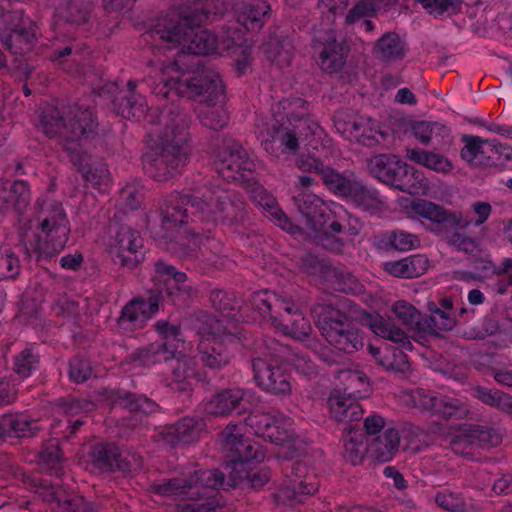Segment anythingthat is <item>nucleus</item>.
<instances>
[{
    "label": "nucleus",
    "mask_w": 512,
    "mask_h": 512,
    "mask_svg": "<svg viewBox=\"0 0 512 512\" xmlns=\"http://www.w3.org/2000/svg\"><path fill=\"white\" fill-rule=\"evenodd\" d=\"M411 208L419 217L425 218L434 223L445 224L449 227L463 229L473 222L471 219L463 217L460 212H449L443 207L423 199L413 201Z\"/></svg>",
    "instance_id": "a878e982"
},
{
    "label": "nucleus",
    "mask_w": 512,
    "mask_h": 512,
    "mask_svg": "<svg viewBox=\"0 0 512 512\" xmlns=\"http://www.w3.org/2000/svg\"><path fill=\"white\" fill-rule=\"evenodd\" d=\"M315 41L323 45L319 55L320 68L327 73H336L345 65L348 49L342 41L336 39L334 31H328L324 37L315 36Z\"/></svg>",
    "instance_id": "393cba45"
},
{
    "label": "nucleus",
    "mask_w": 512,
    "mask_h": 512,
    "mask_svg": "<svg viewBox=\"0 0 512 512\" xmlns=\"http://www.w3.org/2000/svg\"><path fill=\"white\" fill-rule=\"evenodd\" d=\"M367 452L364 434L359 430H350L344 437V457L353 465L362 463Z\"/></svg>",
    "instance_id": "5fc2aeb1"
},
{
    "label": "nucleus",
    "mask_w": 512,
    "mask_h": 512,
    "mask_svg": "<svg viewBox=\"0 0 512 512\" xmlns=\"http://www.w3.org/2000/svg\"><path fill=\"white\" fill-rule=\"evenodd\" d=\"M251 199L272 221H274L276 225L281 227L283 230L293 233L297 229V227L293 225V223L280 209L276 199L262 186H256L252 189Z\"/></svg>",
    "instance_id": "473e14b6"
},
{
    "label": "nucleus",
    "mask_w": 512,
    "mask_h": 512,
    "mask_svg": "<svg viewBox=\"0 0 512 512\" xmlns=\"http://www.w3.org/2000/svg\"><path fill=\"white\" fill-rule=\"evenodd\" d=\"M188 206L193 209L191 214L208 226H215L219 222H237L242 219L245 210V202L239 192L204 185L193 189L191 194L173 192L166 196L160 206L163 222L174 226L187 224Z\"/></svg>",
    "instance_id": "7ed1b4c3"
},
{
    "label": "nucleus",
    "mask_w": 512,
    "mask_h": 512,
    "mask_svg": "<svg viewBox=\"0 0 512 512\" xmlns=\"http://www.w3.org/2000/svg\"><path fill=\"white\" fill-rule=\"evenodd\" d=\"M367 325L375 335L397 344L404 350H412L413 345L410 337L403 329L397 327L392 320L385 319L380 315H370L367 318Z\"/></svg>",
    "instance_id": "f704fd0d"
},
{
    "label": "nucleus",
    "mask_w": 512,
    "mask_h": 512,
    "mask_svg": "<svg viewBox=\"0 0 512 512\" xmlns=\"http://www.w3.org/2000/svg\"><path fill=\"white\" fill-rule=\"evenodd\" d=\"M264 52L267 58L278 67L290 65L293 57V46L288 39L272 37L264 44Z\"/></svg>",
    "instance_id": "3c124183"
},
{
    "label": "nucleus",
    "mask_w": 512,
    "mask_h": 512,
    "mask_svg": "<svg viewBox=\"0 0 512 512\" xmlns=\"http://www.w3.org/2000/svg\"><path fill=\"white\" fill-rule=\"evenodd\" d=\"M224 483L218 470L190 469L182 477L153 484V493L177 505L180 512H215L220 506L216 490Z\"/></svg>",
    "instance_id": "20e7f679"
},
{
    "label": "nucleus",
    "mask_w": 512,
    "mask_h": 512,
    "mask_svg": "<svg viewBox=\"0 0 512 512\" xmlns=\"http://www.w3.org/2000/svg\"><path fill=\"white\" fill-rule=\"evenodd\" d=\"M216 168L218 174L227 182H243L247 180L255 163L242 145L233 140H225L217 153Z\"/></svg>",
    "instance_id": "9b49d317"
},
{
    "label": "nucleus",
    "mask_w": 512,
    "mask_h": 512,
    "mask_svg": "<svg viewBox=\"0 0 512 512\" xmlns=\"http://www.w3.org/2000/svg\"><path fill=\"white\" fill-rule=\"evenodd\" d=\"M96 126L92 112L79 105L62 109L47 107L42 115V127L46 135H58L70 142L88 137L95 131Z\"/></svg>",
    "instance_id": "6e6552de"
},
{
    "label": "nucleus",
    "mask_w": 512,
    "mask_h": 512,
    "mask_svg": "<svg viewBox=\"0 0 512 512\" xmlns=\"http://www.w3.org/2000/svg\"><path fill=\"white\" fill-rule=\"evenodd\" d=\"M412 133L423 145L430 143L439 147L451 145L450 130L438 122L418 121L412 126Z\"/></svg>",
    "instance_id": "4c0bfd02"
},
{
    "label": "nucleus",
    "mask_w": 512,
    "mask_h": 512,
    "mask_svg": "<svg viewBox=\"0 0 512 512\" xmlns=\"http://www.w3.org/2000/svg\"><path fill=\"white\" fill-rule=\"evenodd\" d=\"M181 256L199 264L217 266L223 253L222 244L211 235L210 228L206 235L195 232L186 237Z\"/></svg>",
    "instance_id": "aec40b11"
},
{
    "label": "nucleus",
    "mask_w": 512,
    "mask_h": 512,
    "mask_svg": "<svg viewBox=\"0 0 512 512\" xmlns=\"http://www.w3.org/2000/svg\"><path fill=\"white\" fill-rule=\"evenodd\" d=\"M391 186L411 195H426L429 184L423 172L403 163Z\"/></svg>",
    "instance_id": "58836bf2"
},
{
    "label": "nucleus",
    "mask_w": 512,
    "mask_h": 512,
    "mask_svg": "<svg viewBox=\"0 0 512 512\" xmlns=\"http://www.w3.org/2000/svg\"><path fill=\"white\" fill-rule=\"evenodd\" d=\"M106 248L115 263L133 269L145 256L144 240L139 231L130 226H110Z\"/></svg>",
    "instance_id": "9d476101"
},
{
    "label": "nucleus",
    "mask_w": 512,
    "mask_h": 512,
    "mask_svg": "<svg viewBox=\"0 0 512 512\" xmlns=\"http://www.w3.org/2000/svg\"><path fill=\"white\" fill-rule=\"evenodd\" d=\"M356 206L370 212H379L387 208L386 200L379 192L356 181L349 197Z\"/></svg>",
    "instance_id": "37998d69"
},
{
    "label": "nucleus",
    "mask_w": 512,
    "mask_h": 512,
    "mask_svg": "<svg viewBox=\"0 0 512 512\" xmlns=\"http://www.w3.org/2000/svg\"><path fill=\"white\" fill-rule=\"evenodd\" d=\"M252 369L257 385L263 390L274 394H288L291 392L289 376L278 365L257 358L252 361Z\"/></svg>",
    "instance_id": "b1692460"
},
{
    "label": "nucleus",
    "mask_w": 512,
    "mask_h": 512,
    "mask_svg": "<svg viewBox=\"0 0 512 512\" xmlns=\"http://www.w3.org/2000/svg\"><path fill=\"white\" fill-rule=\"evenodd\" d=\"M320 176L329 190L343 197H349L356 183L355 179H350L330 167H325Z\"/></svg>",
    "instance_id": "4d7b16f0"
},
{
    "label": "nucleus",
    "mask_w": 512,
    "mask_h": 512,
    "mask_svg": "<svg viewBox=\"0 0 512 512\" xmlns=\"http://www.w3.org/2000/svg\"><path fill=\"white\" fill-rule=\"evenodd\" d=\"M152 281L158 291L155 296H158L159 300L164 298L165 293L172 303L184 304L192 296L193 290L187 275L163 261L155 263Z\"/></svg>",
    "instance_id": "ddd939ff"
},
{
    "label": "nucleus",
    "mask_w": 512,
    "mask_h": 512,
    "mask_svg": "<svg viewBox=\"0 0 512 512\" xmlns=\"http://www.w3.org/2000/svg\"><path fill=\"white\" fill-rule=\"evenodd\" d=\"M402 164L394 155L378 154L369 160L368 170L378 180L392 185Z\"/></svg>",
    "instance_id": "79ce46f5"
},
{
    "label": "nucleus",
    "mask_w": 512,
    "mask_h": 512,
    "mask_svg": "<svg viewBox=\"0 0 512 512\" xmlns=\"http://www.w3.org/2000/svg\"><path fill=\"white\" fill-rule=\"evenodd\" d=\"M188 158L183 152L178 153L159 144L143 156V166L150 177L166 181L181 172Z\"/></svg>",
    "instance_id": "f3484780"
},
{
    "label": "nucleus",
    "mask_w": 512,
    "mask_h": 512,
    "mask_svg": "<svg viewBox=\"0 0 512 512\" xmlns=\"http://www.w3.org/2000/svg\"><path fill=\"white\" fill-rule=\"evenodd\" d=\"M270 5L263 0L242 3L236 8L237 22L247 31H259L269 17Z\"/></svg>",
    "instance_id": "72a5a7b5"
},
{
    "label": "nucleus",
    "mask_w": 512,
    "mask_h": 512,
    "mask_svg": "<svg viewBox=\"0 0 512 512\" xmlns=\"http://www.w3.org/2000/svg\"><path fill=\"white\" fill-rule=\"evenodd\" d=\"M35 36L36 26L29 22L8 33L0 32V41L13 54H18L24 50V46L32 43Z\"/></svg>",
    "instance_id": "49530a36"
},
{
    "label": "nucleus",
    "mask_w": 512,
    "mask_h": 512,
    "mask_svg": "<svg viewBox=\"0 0 512 512\" xmlns=\"http://www.w3.org/2000/svg\"><path fill=\"white\" fill-rule=\"evenodd\" d=\"M466 308H460L459 311H448L439 309L433 316H423L422 332L429 334H438L441 331L452 330L457 323V318L468 319Z\"/></svg>",
    "instance_id": "a19ab883"
},
{
    "label": "nucleus",
    "mask_w": 512,
    "mask_h": 512,
    "mask_svg": "<svg viewBox=\"0 0 512 512\" xmlns=\"http://www.w3.org/2000/svg\"><path fill=\"white\" fill-rule=\"evenodd\" d=\"M379 365L386 370L399 373H405L410 368L407 355L398 350L385 353L384 357L379 359Z\"/></svg>",
    "instance_id": "338daca9"
},
{
    "label": "nucleus",
    "mask_w": 512,
    "mask_h": 512,
    "mask_svg": "<svg viewBox=\"0 0 512 512\" xmlns=\"http://www.w3.org/2000/svg\"><path fill=\"white\" fill-rule=\"evenodd\" d=\"M35 215L30 225L35 228L34 243H31L37 259L52 257L64 249L68 242L70 225L60 202L51 199L38 200L34 207Z\"/></svg>",
    "instance_id": "423d86ee"
},
{
    "label": "nucleus",
    "mask_w": 512,
    "mask_h": 512,
    "mask_svg": "<svg viewBox=\"0 0 512 512\" xmlns=\"http://www.w3.org/2000/svg\"><path fill=\"white\" fill-rule=\"evenodd\" d=\"M158 310V296L151 295L148 299L134 298L123 307L118 325L127 332L141 329Z\"/></svg>",
    "instance_id": "5701e85b"
},
{
    "label": "nucleus",
    "mask_w": 512,
    "mask_h": 512,
    "mask_svg": "<svg viewBox=\"0 0 512 512\" xmlns=\"http://www.w3.org/2000/svg\"><path fill=\"white\" fill-rule=\"evenodd\" d=\"M208 324L211 330L201 332L198 343V355L206 367L221 369L231 359L229 344L233 341V337L218 333L220 323L217 319L209 317Z\"/></svg>",
    "instance_id": "4468645a"
},
{
    "label": "nucleus",
    "mask_w": 512,
    "mask_h": 512,
    "mask_svg": "<svg viewBox=\"0 0 512 512\" xmlns=\"http://www.w3.org/2000/svg\"><path fill=\"white\" fill-rule=\"evenodd\" d=\"M276 421H267L265 424V434L263 437L280 446L278 455L283 458H290L294 451L299 447L300 440L296 437L293 430V422L289 417L280 412L272 414Z\"/></svg>",
    "instance_id": "412c9836"
},
{
    "label": "nucleus",
    "mask_w": 512,
    "mask_h": 512,
    "mask_svg": "<svg viewBox=\"0 0 512 512\" xmlns=\"http://www.w3.org/2000/svg\"><path fill=\"white\" fill-rule=\"evenodd\" d=\"M250 303L263 319H269L284 335L299 341L309 337L312 327L301 312L299 300L270 290H260L251 295Z\"/></svg>",
    "instance_id": "39448f33"
},
{
    "label": "nucleus",
    "mask_w": 512,
    "mask_h": 512,
    "mask_svg": "<svg viewBox=\"0 0 512 512\" xmlns=\"http://www.w3.org/2000/svg\"><path fill=\"white\" fill-rule=\"evenodd\" d=\"M273 119L276 122L299 124L313 120L309 115L308 103L300 97L286 98L272 107Z\"/></svg>",
    "instance_id": "2f4dec72"
},
{
    "label": "nucleus",
    "mask_w": 512,
    "mask_h": 512,
    "mask_svg": "<svg viewBox=\"0 0 512 512\" xmlns=\"http://www.w3.org/2000/svg\"><path fill=\"white\" fill-rule=\"evenodd\" d=\"M328 406L331 417L338 422L359 421L363 416V409L359 402L340 391H333L330 394Z\"/></svg>",
    "instance_id": "7c9ffc66"
},
{
    "label": "nucleus",
    "mask_w": 512,
    "mask_h": 512,
    "mask_svg": "<svg viewBox=\"0 0 512 512\" xmlns=\"http://www.w3.org/2000/svg\"><path fill=\"white\" fill-rule=\"evenodd\" d=\"M6 436L28 437L37 429L36 422L23 414L4 415Z\"/></svg>",
    "instance_id": "6e6d98bb"
},
{
    "label": "nucleus",
    "mask_w": 512,
    "mask_h": 512,
    "mask_svg": "<svg viewBox=\"0 0 512 512\" xmlns=\"http://www.w3.org/2000/svg\"><path fill=\"white\" fill-rule=\"evenodd\" d=\"M406 52V43L395 32L384 34L373 47L375 58L385 64L401 61L405 57Z\"/></svg>",
    "instance_id": "c9c22d12"
},
{
    "label": "nucleus",
    "mask_w": 512,
    "mask_h": 512,
    "mask_svg": "<svg viewBox=\"0 0 512 512\" xmlns=\"http://www.w3.org/2000/svg\"><path fill=\"white\" fill-rule=\"evenodd\" d=\"M38 365V357L31 348L21 351L14 361V371L22 378L30 376Z\"/></svg>",
    "instance_id": "69168bd1"
},
{
    "label": "nucleus",
    "mask_w": 512,
    "mask_h": 512,
    "mask_svg": "<svg viewBox=\"0 0 512 512\" xmlns=\"http://www.w3.org/2000/svg\"><path fill=\"white\" fill-rule=\"evenodd\" d=\"M465 145L461 150V158L472 166H487V140L479 136H464Z\"/></svg>",
    "instance_id": "603ef678"
},
{
    "label": "nucleus",
    "mask_w": 512,
    "mask_h": 512,
    "mask_svg": "<svg viewBox=\"0 0 512 512\" xmlns=\"http://www.w3.org/2000/svg\"><path fill=\"white\" fill-rule=\"evenodd\" d=\"M385 238L391 248L401 252L416 249L420 246V240L415 234L402 230L391 231L385 235Z\"/></svg>",
    "instance_id": "680f3d73"
},
{
    "label": "nucleus",
    "mask_w": 512,
    "mask_h": 512,
    "mask_svg": "<svg viewBox=\"0 0 512 512\" xmlns=\"http://www.w3.org/2000/svg\"><path fill=\"white\" fill-rule=\"evenodd\" d=\"M91 464L100 471L129 473L142 467V460L135 454H122L113 444L98 443L89 453Z\"/></svg>",
    "instance_id": "6ab92c4d"
},
{
    "label": "nucleus",
    "mask_w": 512,
    "mask_h": 512,
    "mask_svg": "<svg viewBox=\"0 0 512 512\" xmlns=\"http://www.w3.org/2000/svg\"><path fill=\"white\" fill-rule=\"evenodd\" d=\"M405 156L408 160L439 174L446 175L454 169L448 157L433 150L407 148Z\"/></svg>",
    "instance_id": "e433bc0d"
},
{
    "label": "nucleus",
    "mask_w": 512,
    "mask_h": 512,
    "mask_svg": "<svg viewBox=\"0 0 512 512\" xmlns=\"http://www.w3.org/2000/svg\"><path fill=\"white\" fill-rule=\"evenodd\" d=\"M337 378L344 384V392L355 400L367 397L370 393V384L364 373L353 370H341Z\"/></svg>",
    "instance_id": "de8ad7c7"
},
{
    "label": "nucleus",
    "mask_w": 512,
    "mask_h": 512,
    "mask_svg": "<svg viewBox=\"0 0 512 512\" xmlns=\"http://www.w3.org/2000/svg\"><path fill=\"white\" fill-rule=\"evenodd\" d=\"M399 444V432L392 427H388L371 444V452L377 461L388 462L398 452Z\"/></svg>",
    "instance_id": "c03bdc74"
},
{
    "label": "nucleus",
    "mask_w": 512,
    "mask_h": 512,
    "mask_svg": "<svg viewBox=\"0 0 512 512\" xmlns=\"http://www.w3.org/2000/svg\"><path fill=\"white\" fill-rule=\"evenodd\" d=\"M179 351L178 345H173L170 341L155 342L146 348L140 349L136 355L137 359L144 366H153L157 363L173 360Z\"/></svg>",
    "instance_id": "a18cd8bd"
},
{
    "label": "nucleus",
    "mask_w": 512,
    "mask_h": 512,
    "mask_svg": "<svg viewBox=\"0 0 512 512\" xmlns=\"http://www.w3.org/2000/svg\"><path fill=\"white\" fill-rule=\"evenodd\" d=\"M502 438V433L492 426L465 425L463 431L453 439L452 447L455 451H458L462 445L498 446L502 442Z\"/></svg>",
    "instance_id": "bb28decb"
},
{
    "label": "nucleus",
    "mask_w": 512,
    "mask_h": 512,
    "mask_svg": "<svg viewBox=\"0 0 512 512\" xmlns=\"http://www.w3.org/2000/svg\"><path fill=\"white\" fill-rule=\"evenodd\" d=\"M335 127L344 139L366 146L377 142L376 136L381 135L377 123L370 117L361 115H355L348 119L337 117Z\"/></svg>",
    "instance_id": "4be33fe9"
},
{
    "label": "nucleus",
    "mask_w": 512,
    "mask_h": 512,
    "mask_svg": "<svg viewBox=\"0 0 512 512\" xmlns=\"http://www.w3.org/2000/svg\"><path fill=\"white\" fill-rule=\"evenodd\" d=\"M295 201L299 209L306 217L313 222H317V218L325 216L327 207L317 195L312 193H300L295 197Z\"/></svg>",
    "instance_id": "13d9d810"
},
{
    "label": "nucleus",
    "mask_w": 512,
    "mask_h": 512,
    "mask_svg": "<svg viewBox=\"0 0 512 512\" xmlns=\"http://www.w3.org/2000/svg\"><path fill=\"white\" fill-rule=\"evenodd\" d=\"M429 266L428 259L421 254L385 263V271L399 278H415L423 275Z\"/></svg>",
    "instance_id": "ea45409f"
},
{
    "label": "nucleus",
    "mask_w": 512,
    "mask_h": 512,
    "mask_svg": "<svg viewBox=\"0 0 512 512\" xmlns=\"http://www.w3.org/2000/svg\"><path fill=\"white\" fill-rule=\"evenodd\" d=\"M171 365V375L168 386L178 392H190L195 380L199 379V371L196 360L192 357L181 355L174 357Z\"/></svg>",
    "instance_id": "cd10ccee"
},
{
    "label": "nucleus",
    "mask_w": 512,
    "mask_h": 512,
    "mask_svg": "<svg viewBox=\"0 0 512 512\" xmlns=\"http://www.w3.org/2000/svg\"><path fill=\"white\" fill-rule=\"evenodd\" d=\"M438 396L435 392L420 388L412 390L407 394L408 401L413 407L431 412L432 414L435 412Z\"/></svg>",
    "instance_id": "0e129e2a"
},
{
    "label": "nucleus",
    "mask_w": 512,
    "mask_h": 512,
    "mask_svg": "<svg viewBox=\"0 0 512 512\" xmlns=\"http://www.w3.org/2000/svg\"><path fill=\"white\" fill-rule=\"evenodd\" d=\"M243 428L241 425L229 424L221 433L225 448L233 453L230 467L233 471L245 470L249 462L263 461L265 454L258 444L242 438Z\"/></svg>",
    "instance_id": "dca6fc26"
},
{
    "label": "nucleus",
    "mask_w": 512,
    "mask_h": 512,
    "mask_svg": "<svg viewBox=\"0 0 512 512\" xmlns=\"http://www.w3.org/2000/svg\"><path fill=\"white\" fill-rule=\"evenodd\" d=\"M257 126L259 128L258 138L263 148L275 157L286 153H296L302 142L312 146L311 138H320L323 133L322 128L315 120L291 125L275 120H271L270 123L261 120Z\"/></svg>",
    "instance_id": "0eeeda50"
},
{
    "label": "nucleus",
    "mask_w": 512,
    "mask_h": 512,
    "mask_svg": "<svg viewBox=\"0 0 512 512\" xmlns=\"http://www.w3.org/2000/svg\"><path fill=\"white\" fill-rule=\"evenodd\" d=\"M20 272L18 257L10 250L0 251V281L14 279Z\"/></svg>",
    "instance_id": "774afa93"
},
{
    "label": "nucleus",
    "mask_w": 512,
    "mask_h": 512,
    "mask_svg": "<svg viewBox=\"0 0 512 512\" xmlns=\"http://www.w3.org/2000/svg\"><path fill=\"white\" fill-rule=\"evenodd\" d=\"M160 122L163 127L158 131V143L178 153L183 152L189 157L191 117L177 107L167 113L162 112Z\"/></svg>",
    "instance_id": "f8f14e48"
},
{
    "label": "nucleus",
    "mask_w": 512,
    "mask_h": 512,
    "mask_svg": "<svg viewBox=\"0 0 512 512\" xmlns=\"http://www.w3.org/2000/svg\"><path fill=\"white\" fill-rule=\"evenodd\" d=\"M207 17L208 13L197 4L183 5L171 9L143 36L146 41L158 38L178 45L183 52L194 55L227 52L234 59L237 70L243 73L250 62L251 46L242 41L241 34L235 29L228 28L221 36H215L209 30L194 27Z\"/></svg>",
    "instance_id": "f257e3e1"
},
{
    "label": "nucleus",
    "mask_w": 512,
    "mask_h": 512,
    "mask_svg": "<svg viewBox=\"0 0 512 512\" xmlns=\"http://www.w3.org/2000/svg\"><path fill=\"white\" fill-rule=\"evenodd\" d=\"M206 424L198 417H185L173 426L165 429L164 441L175 446L180 443L189 444L197 441L204 432Z\"/></svg>",
    "instance_id": "c756f323"
},
{
    "label": "nucleus",
    "mask_w": 512,
    "mask_h": 512,
    "mask_svg": "<svg viewBox=\"0 0 512 512\" xmlns=\"http://www.w3.org/2000/svg\"><path fill=\"white\" fill-rule=\"evenodd\" d=\"M391 310L403 325L422 332L423 315L413 305L399 300L392 305Z\"/></svg>",
    "instance_id": "052dcab7"
},
{
    "label": "nucleus",
    "mask_w": 512,
    "mask_h": 512,
    "mask_svg": "<svg viewBox=\"0 0 512 512\" xmlns=\"http://www.w3.org/2000/svg\"><path fill=\"white\" fill-rule=\"evenodd\" d=\"M127 86L130 91V96L121 102L118 107V113L124 118L140 121L147 116L148 106L146 100L140 94L135 93V81L130 80Z\"/></svg>",
    "instance_id": "8fccbe9b"
},
{
    "label": "nucleus",
    "mask_w": 512,
    "mask_h": 512,
    "mask_svg": "<svg viewBox=\"0 0 512 512\" xmlns=\"http://www.w3.org/2000/svg\"><path fill=\"white\" fill-rule=\"evenodd\" d=\"M312 313L317 315V327L321 335L335 349L354 353L363 347V336L347 316L333 310H328L320 316L316 308Z\"/></svg>",
    "instance_id": "1a4fd4ad"
},
{
    "label": "nucleus",
    "mask_w": 512,
    "mask_h": 512,
    "mask_svg": "<svg viewBox=\"0 0 512 512\" xmlns=\"http://www.w3.org/2000/svg\"><path fill=\"white\" fill-rule=\"evenodd\" d=\"M181 56L161 67V81L156 95L164 99L182 96L202 104L198 118L203 126L219 130L224 128L229 120L227 111L217 102L222 97L224 86L219 73L210 68H200L197 71L185 73L180 70Z\"/></svg>",
    "instance_id": "f03ea898"
},
{
    "label": "nucleus",
    "mask_w": 512,
    "mask_h": 512,
    "mask_svg": "<svg viewBox=\"0 0 512 512\" xmlns=\"http://www.w3.org/2000/svg\"><path fill=\"white\" fill-rule=\"evenodd\" d=\"M53 504L70 512H117L114 502H101L95 506L80 495L68 496L65 499L57 497Z\"/></svg>",
    "instance_id": "09e8293b"
},
{
    "label": "nucleus",
    "mask_w": 512,
    "mask_h": 512,
    "mask_svg": "<svg viewBox=\"0 0 512 512\" xmlns=\"http://www.w3.org/2000/svg\"><path fill=\"white\" fill-rule=\"evenodd\" d=\"M289 479L276 493V499L283 504L295 505L314 494L319 487L315 474L305 461H296L291 465Z\"/></svg>",
    "instance_id": "2eb2a0df"
},
{
    "label": "nucleus",
    "mask_w": 512,
    "mask_h": 512,
    "mask_svg": "<svg viewBox=\"0 0 512 512\" xmlns=\"http://www.w3.org/2000/svg\"><path fill=\"white\" fill-rule=\"evenodd\" d=\"M0 201L7 207H12L17 212H21L30 201L28 184L19 180L12 183L9 189L3 188L0 190Z\"/></svg>",
    "instance_id": "864d4df0"
},
{
    "label": "nucleus",
    "mask_w": 512,
    "mask_h": 512,
    "mask_svg": "<svg viewBox=\"0 0 512 512\" xmlns=\"http://www.w3.org/2000/svg\"><path fill=\"white\" fill-rule=\"evenodd\" d=\"M257 401L258 398L252 390L224 389L205 402L204 410L210 415L228 416L234 411L237 413L248 411Z\"/></svg>",
    "instance_id": "a211bd4d"
},
{
    "label": "nucleus",
    "mask_w": 512,
    "mask_h": 512,
    "mask_svg": "<svg viewBox=\"0 0 512 512\" xmlns=\"http://www.w3.org/2000/svg\"><path fill=\"white\" fill-rule=\"evenodd\" d=\"M269 479L270 474L267 470L261 469L253 471L250 466H247L245 470L239 469L233 471V475H231L232 486H236L240 482L247 480L252 487L260 488L264 486Z\"/></svg>",
    "instance_id": "e2e57ef3"
},
{
    "label": "nucleus",
    "mask_w": 512,
    "mask_h": 512,
    "mask_svg": "<svg viewBox=\"0 0 512 512\" xmlns=\"http://www.w3.org/2000/svg\"><path fill=\"white\" fill-rule=\"evenodd\" d=\"M71 162L78 166L86 181L93 186L106 185L109 181V171L105 163L93 161L88 163L90 156L87 153H80L74 146H65Z\"/></svg>",
    "instance_id": "c85d7f7f"
},
{
    "label": "nucleus",
    "mask_w": 512,
    "mask_h": 512,
    "mask_svg": "<svg viewBox=\"0 0 512 512\" xmlns=\"http://www.w3.org/2000/svg\"><path fill=\"white\" fill-rule=\"evenodd\" d=\"M469 413L468 405L460 399L439 395L436 401L435 415L444 418H465Z\"/></svg>",
    "instance_id": "bf43d9fd"
}]
</instances>
